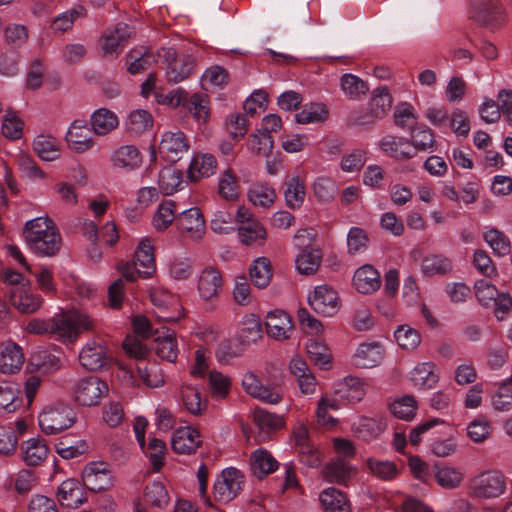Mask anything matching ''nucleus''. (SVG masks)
Instances as JSON below:
<instances>
[{"label": "nucleus", "mask_w": 512, "mask_h": 512, "mask_svg": "<svg viewBox=\"0 0 512 512\" xmlns=\"http://www.w3.org/2000/svg\"><path fill=\"white\" fill-rule=\"evenodd\" d=\"M93 329V320L80 311H68L48 320L33 319L27 330L34 334H51L74 342L78 336Z\"/></svg>", "instance_id": "f257e3e1"}, {"label": "nucleus", "mask_w": 512, "mask_h": 512, "mask_svg": "<svg viewBox=\"0 0 512 512\" xmlns=\"http://www.w3.org/2000/svg\"><path fill=\"white\" fill-rule=\"evenodd\" d=\"M22 235L29 248L41 256L55 255L62 245L57 226H24Z\"/></svg>", "instance_id": "f03ea898"}, {"label": "nucleus", "mask_w": 512, "mask_h": 512, "mask_svg": "<svg viewBox=\"0 0 512 512\" xmlns=\"http://www.w3.org/2000/svg\"><path fill=\"white\" fill-rule=\"evenodd\" d=\"M76 419L75 411L68 405L47 407L40 413L38 421L41 431L47 435L70 428Z\"/></svg>", "instance_id": "7ed1b4c3"}, {"label": "nucleus", "mask_w": 512, "mask_h": 512, "mask_svg": "<svg viewBox=\"0 0 512 512\" xmlns=\"http://www.w3.org/2000/svg\"><path fill=\"white\" fill-rule=\"evenodd\" d=\"M109 391L105 381L97 376L80 379L73 388L75 401L81 406H96Z\"/></svg>", "instance_id": "20e7f679"}, {"label": "nucleus", "mask_w": 512, "mask_h": 512, "mask_svg": "<svg viewBox=\"0 0 512 512\" xmlns=\"http://www.w3.org/2000/svg\"><path fill=\"white\" fill-rule=\"evenodd\" d=\"M482 307L489 310L498 321H505L512 311V297L499 291L495 285L482 279Z\"/></svg>", "instance_id": "39448f33"}, {"label": "nucleus", "mask_w": 512, "mask_h": 512, "mask_svg": "<svg viewBox=\"0 0 512 512\" xmlns=\"http://www.w3.org/2000/svg\"><path fill=\"white\" fill-rule=\"evenodd\" d=\"M244 475L236 468L222 471L214 484V498L221 503L232 501L242 490Z\"/></svg>", "instance_id": "423d86ee"}, {"label": "nucleus", "mask_w": 512, "mask_h": 512, "mask_svg": "<svg viewBox=\"0 0 512 512\" xmlns=\"http://www.w3.org/2000/svg\"><path fill=\"white\" fill-rule=\"evenodd\" d=\"M158 56L163 58L165 76L170 83H179L192 73L194 62L190 57L178 58L176 50L172 47L162 48Z\"/></svg>", "instance_id": "0eeeda50"}, {"label": "nucleus", "mask_w": 512, "mask_h": 512, "mask_svg": "<svg viewBox=\"0 0 512 512\" xmlns=\"http://www.w3.org/2000/svg\"><path fill=\"white\" fill-rule=\"evenodd\" d=\"M188 149L187 139L181 131H167L162 134L159 153L167 162H177L188 152Z\"/></svg>", "instance_id": "6e6552de"}, {"label": "nucleus", "mask_w": 512, "mask_h": 512, "mask_svg": "<svg viewBox=\"0 0 512 512\" xmlns=\"http://www.w3.org/2000/svg\"><path fill=\"white\" fill-rule=\"evenodd\" d=\"M79 360L87 370H100L109 364L108 348L102 341L90 340L80 352Z\"/></svg>", "instance_id": "1a4fd4ad"}, {"label": "nucleus", "mask_w": 512, "mask_h": 512, "mask_svg": "<svg viewBox=\"0 0 512 512\" xmlns=\"http://www.w3.org/2000/svg\"><path fill=\"white\" fill-rule=\"evenodd\" d=\"M92 132L85 120H74L66 133L69 148L79 154L90 150L94 145Z\"/></svg>", "instance_id": "9d476101"}, {"label": "nucleus", "mask_w": 512, "mask_h": 512, "mask_svg": "<svg viewBox=\"0 0 512 512\" xmlns=\"http://www.w3.org/2000/svg\"><path fill=\"white\" fill-rule=\"evenodd\" d=\"M83 485L93 492H102L112 486L110 470L104 463H90L82 472Z\"/></svg>", "instance_id": "9b49d317"}, {"label": "nucleus", "mask_w": 512, "mask_h": 512, "mask_svg": "<svg viewBox=\"0 0 512 512\" xmlns=\"http://www.w3.org/2000/svg\"><path fill=\"white\" fill-rule=\"evenodd\" d=\"M309 305L320 315L333 316L338 311L337 292L328 285L318 286L313 296L309 297Z\"/></svg>", "instance_id": "f8f14e48"}, {"label": "nucleus", "mask_w": 512, "mask_h": 512, "mask_svg": "<svg viewBox=\"0 0 512 512\" xmlns=\"http://www.w3.org/2000/svg\"><path fill=\"white\" fill-rule=\"evenodd\" d=\"M57 499L62 506L78 508L86 500V492L82 483L74 478L63 481L57 490Z\"/></svg>", "instance_id": "ddd939ff"}, {"label": "nucleus", "mask_w": 512, "mask_h": 512, "mask_svg": "<svg viewBox=\"0 0 512 512\" xmlns=\"http://www.w3.org/2000/svg\"><path fill=\"white\" fill-rule=\"evenodd\" d=\"M134 265H138L139 276L143 278L151 277L156 271L154 246L151 238H143L138 244L134 255Z\"/></svg>", "instance_id": "4468645a"}, {"label": "nucleus", "mask_w": 512, "mask_h": 512, "mask_svg": "<svg viewBox=\"0 0 512 512\" xmlns=\"http://www.w3.org/2000/svg\"><path fill=\"white\" fill-rule=\"evenodd\" d=\"M267 334L276 340L289 338V332L293 329L290 316L283 310H274L267 314L265 321Z\"/></svg>", "instance_id": "2eb2a0df"}, {"label": "nucleus", "mask_w": 512, "mask_h": 512, "mask_svg": "<svg viewBox=\"0 0 512 512\" xmlns=\"http://www.w3.org/2000/svg\"><path fill=\"white\" fill-rule=\"evenodd\" d=\"M222 289V277L220 272L213 268H205L198 281L200 297L205 301H212L218 297Z\"/></svg>", "instance_id": "dca6fc26"}, {"label": "nucleus", "mask_w": 512, "mask_h": 512, "mask_svg": "<svg viewBox=\"0 0 512 512\" xmlns=\"http://www.w3.org/2000/svg\"><path fill=\"white\" fill-rule=\"evenodd\" d=\"M24 354L16 343L0 344V372L13 374L20 370L24 363Z\"/></svg>", "instance_id": "f3484780"}, {"label": "nucleus", "mask_w": 512, "mask_h": 512, "mask_svg": "<svg viewBox=\"0 0 512 512\" xmlns=\"http://www.w3.org/2000/svg\"><path fill=\"white\" fill-rule=\"evenodd\" d=\"M7 294L11 304L21 313H34L42 304L39 296L24 287H11Z\"/></svg>", "instance_id": "a211bd4d"}, {"label": "nucleus", "mask_w": 512, "mask_h": 512, "mask_svg": "<svg viewBox=\"0 0 512 512\" xmlns=\"http://www.w3.org/2000/svg\"><path fill=\"white\" fill-rule=\"evenodd\" d=\"M353 285L362 294L373 293L381 286L380 274L372 265H363L356 270Z\"/></svg>", "instance_id": "6ab92c4d"}, {"label": "nucleus", "mask_w": 512, "mask_h": 512, "mask_svg": "<svg viewBox=\"0 0 512 512\" xmlns=\"http://www.w3.org/2000/svg\"><path fill=\"white\" fill-rule=\"evenodd\" d=\"M199 437L198 431L193 428H179L175 431L172 438V449L179 454L194 453L201 445Z\"/></svg>", "instance_id": "aec40b11"}, {"label": "nucleus", "mask_w": 512, "mask_h": 512, "mask_svg": "<svg viewBox=\"0 0 512 512\" xmlns=\"http://www.w3.org/2000/svg\"><path fill=\"white\" fill-rule=\"evenodd\" d=\"M134 33L133 28L125 23H118L113 30L103 37L102 49L105 55H114Z\"/></svg>", "instance_id": "412c9836"}, {"label": "nucleus", "mask_w": 512, "mask_h": 512, "mask_svg": "<svg viewBox=\"0 0 512 512\" xmlns=\"http://www.w3.org/2000/svg\"><path fill=\"white\" fill-rule=\"evenodd\" d=\"M113 166L127 171L139 168L142 164V155L137 147L124 145L117 148L111 155Z\"/></svg>", "instance_id": "4be33fe9"}, {"label": "nucleus", "mask_w": 512, "mask_h": 512, "mask_svg": "<svg viewBox=\"0 0 512 512\" xmlns=\"http://www.w3.org/2000/svg\"><path fill=\"white\" fill-rule=\"evenodd\" d=\"M506 477L496 469L482 472V499L498 498L506 490Z\"/></svg>", "instance_id": "5701e85b"}, {"label": "nucleus", "mask_w": 512, "mask_h": 512, "mask_svg": "<svg viewBox=\"0 0 512 512\" xmlns=\"http://www.w3.org/2000/svg\"><path fill=\"white\" fill-rule=\"evenodd\" d=\"M90 124L94 134L104 136L118 127L119 119L112 110L99 108L91 114Z\"/></svg>", "instance_id": "b1692460"}, {"label": "nucleus", "mask_w": 512, "mask_h": 512, "mask_svg": "<svg viewBox=\"0 0 512 512\" xmlns=\"http://www.w3.org/2000/svg\"><path fill=\"white\" fill-rule=\"evenodd\" d=\"M244 390L254 398H258L267 403L275 404L281 399L280 395L263 386L256 375L249 372L244 375L242 380Z\"/></svg>", "instance_id": "393cba45"}, {"label": "nucleus", "mask_w": 512, "mask_h": 512, "mask_svg": "<svg viewBox=\"0 0 512 512\" xmlns=\"http://www.w3.org/2000/svg\"><path fill=\"white\" fill-rule=\"evenodd\" d=\"M33 149L36 155L45 162H52L60 158V142L49 135H38L33 141Z\"/></svg>", "instance_id": "a878e982"}, {"label": "nucleus", "mask_w": 512, "mask_h": 512, "mask_svg": "<svg viewBox=\"0 0 512 512\" xmlns=\"http://www.w3.org/2000/svg\"><path fill=\"white\" fill-rule=\"evenodd\" d=\"M355 470L343 458H337L326 464L323 475L329 482L344 484L354 476Z\"/></svg>", "instance_id": "bb28decb"}, {"label": "nucleus", "mask_w": 512, "mask_h": 512, "mask_svg": "<svg viewBox=\"0 0 512 512\" xmlns=\"http://www.w3.org/2000/svg\"><path fill=\"white\" fill-rule=\"evenodd\" d=\"M284 199L291 209H299L306 197L304 181L299 176H292L284 184Z\"/></svg>", "instance_id": "cd10ccee"}, {"label": "nucleus", "mask_w": 512, "mask_h": 512, "mask_svg": "<svg viewBox=\"0 0 512 512\" xmlns=\"http://www.w3.org/2000/svg\"><path fill=\"white\" fill-rule=\"evenodd\" d=\"M217 168L216 158L211 154H200L192 158L188 168V177L192 181H197L202 177L213 175Z\"/></svg>", "instance_id": "c85d7f7f"}, {"label": "nucleus", "mask_w": 512, "mask_h": 512, "mask_svg": "<svg viewBox=\"0 0 512 512\" xmlns=\"http://www.w3.org/2000/svg\"><path fill=\"white\" fill-rule=\"evenodd\" d=\"M23 459L28 466H37L47 457L48 447L44 439L37 437L24 441L21 445Z\"/></svg>", "instance_id": "c756f323"}, {"label": "nucleus", "mask_w": 512, "mask_h": 512, "mask_svg": "<svg viewBox=\"0 0 512 512\" xmlns=\"http://www.w3.org/2000/svg\"><path fill=\"white\" fill-rule=\"evenodd\" d=\"M490 405L497 412L512 411V374L498 384L490 396Z\"/></svg>", "instance_id": "7c9ffc66"}, {"label": "nucleus", "mask_w": 512, "mask_h": 512, "mask_svg": "<svg viewBox=\"0 0 512 512\" xmlns=\"http://www.w3.org/2000/svg\"><path fill=\"white\" fill-rule=\"evenodd\" d=\"M251 469L253 474L262 479L266 475L274 472L278 468L277 460L265 449H258L251 455Z\"/></svg>", "instance_id": "2f4dec72"}, {"label": "nucleus", "mask_w": 512, "mask_h": 512, "mask_svg": "<svg viewBox=\"0 0 512 512\" xmlns=\"http://www.w3.org/2000/svg\"><path fill=\"white\" fill-rule=\"evenodd\" d=\"M184 184L182 172L172 166L165 167L159 172V190L165 195H172L183 189Z\"/></svg>", "instance_id": "473e14b6"}, {"label": "nucleus", "mask_w": 512, "mask_h": 512, "mask_svg": "<svg viewBox=\"0 0 512 512\" xmlns=\"http://www.w3.org/2000/svg\"><path fill=\"white\" fill-rule=\"evenodd\" d=\"M506 21V14L498 0H482V27L495 29Z\"/></svg>", "instance_id": "72a5a7b5"}, {"label": "nucleus", "mask_w": 512, "mask_h": 512, "mask_svg": "<svg viewBox=\"0 0 512 512\" xmlns=\"http://www.w3.org/2000/svg\"><path fill=\"white\" fill-rule=\"evenodd\" d=\"M382 151L396 159H408L414 156L413 149L408 140L394 136H385L379 142Z\"/></svg>", "instance_id": "f704fd0d"}, {"label": "nucleus", "mask_w": 512, "mask_h": 512, "mask_svg": "<svg viewBox=\"0 0 512 512\" xmlns=\"http://www.w3.org/2000/svg\"><path fill=\"white\" fill-rule=\"evenodd\" d=\"M320 501L325 512H351L346 494L334 487L324 490L320 494Z\"/></svg>", "instance_id": "c9c22d12"}, {"label": "nucleus", "mask_w": 512, "mask_h": 512, "mask_svg": "<svg viewBox=\"0 0 512 512\" xmlns=\"http://www.w3.org/2000/svg\"><path fill=\"white\" fill-rule=\"evenodd\" d=\"M218 193L226 201H236L240 196V184L231 168L225 169L218 178Z\"/></svg>", "instance_id": "e433bc0d"}, {"label": "nucleus", "mask_w": 512, "mask_h": 512, "mask_svg": "<svg viewBox=\"0 0 512 512\" xmlns=\"http://www.w3.org/2000/svg\"><path fill=\"white\" fill-rule=\"evenodd\" d=\"M340 87L343 94L350 100H360L365 96L369 87L360 77L346 73L340 78Z\"/></svg>", "instance_id": "4c0bfd02"}, {"label": "nucleus", "mask_w": 512, "mask_h": 512, "mask_svg": "<svg viewBox=\"0 0 512 512\" xmlns=\"http://www.w3.org/2000/svg\"><path fill=\"white\" fill-rule=\"evenodd\" d=\"M248 200L255 206L269 207L276 199V192L267 183H254L247 191Z\"/></svg>", "instance_id": "58836bf2"}, {"label": "nucleus", "mask_w": 512, "mask_h": 512, "mask_svg": "<svg viewBox=\"0 0 512 512\" xmlns=\"http://www.w3.org/2000/svg\"><path fill=\"white\" fill-rule=\"evenodd\" d=\"M433 471L436 482L444 489H455L463 481V473L457 468L435 464Z\"/></svg>", "instance_id": "ea45409f"}, {"label": "nucleus", "mask_w": 512, "mask_h": 512, "mask_svg": "<svg viewBox=\"0 0 512 512\" xmlns=\"http://www.w3.org/2000/svg\"><path fill=\"white\" fill-rule=\"evenodd\" d=\"M249 275L255 287L266 288L272 278L271 262L266 257L256 259L249 269Z\"/></svg>", "instance_id": "a19ab883"}, {"label": "nucleus", "mask_w": 512, "mask_h": 512, "mask_svg": "<svg viewBox=\"0 0 512 512\" xmlns=\"http://www.w3.org/2000/svg\"><path fill=\"white\" fill-rule=\"evenodd\" d=\"M125 125L130 133L140 135L152 127L153 119L148 111L136 109L129 113Z\"/></svg>", "instance_id": "79ce46f5"}, {"label": "nucleus", "mask_w": 512, "mask_h": 512, "mask_svg": "<svg viewBox=\"0 0 512 512\" xmlns=\"http://www.w3.org/2000/svg\"><path fill=\"white\" fill-rule=\"evenodd\" d=\"M22 404L21 391L13 385L0 386V414L15 412Z\"/></svg>", "instance_id": "37998d69"}, {"label": "nucleus", "mask_w": 512, "mask_h": 512, "mask_svg": "<svg viewBox=\"0 0 512 512\" xmlns=\"http://www.w3.org/2000/svg\"><path fill=\"white\" fill-rule=\"evenodd\" d=\"M411 380L420 388H432L438 382L434 373V364L430 362L418 364L411 372Z\"/></svg>", "instance_id": "c03bdc74"}, {"label": "nucleus", "mask_w": 512, "mask_h": 512, "mask_svg": "<svg viewBox=\"0 0 512 512\" xmlns=\"http://www.w3.org/2000/svg\"><path fill=\"white\" fill-rule=\"evenodd\" d=\"M154 57L148 49L132 50L127 55V70L130 74L135 75L147 70Z\"/></svg>", "instance_id": "a18cd8bd"}, {"label": "nucleus", "mask_w": 512, "mask_h": 512, "mask_svg": "<svg viewBox=\"0 0 512 512\" xmlns=\"http://www.w3.org/2000/svg\"><path fill=\"white\" fill-rule=\"evenodd\" d=\"M321 260L320 250H303L295 260L296 268L300 274L312 275L319 269Z\"/></svg>", "instance_id": "49530a36"}, {"label": "nucleus", "mask_w": 512, "mask_h": 512, "mask_svg": "<svg viewBox=\"0 0 512 512\" xmlns=\"http://www.w3.org/2000/svg\"><path fill=\"white\" fill-rule=\"evenodd\" d=\"M369 472L383 481H391L398 475V468L392 461H382L374 458L366 460Z\"/></svg>", "instance_id": "de8ad7c7"}, {"label": "nucleus", "mask_w": 512, "mask_h": 512, "mask_svg": "<svg viewBox=\"0 0 512 512\" xmlns=\"http://www.w3.org/2000/svg\"><path fill=\"white\" fill-rule=\"evenodd\" d=\"M392 97L387 88L378 87L374 90L369 102L371 114L376 118H382L391 109Z\"/></svg>", "instance_id": "09e8293b"}, {"label": "nucleus", "mask_w": 512, "mask_h": 512, "mask_svg": "<svg viewBox=\"0 0 512 512\" xmlns=\"http://www.w3.org/2000/svg\"><path fill=\"white\" fill-rule=\"evenodd\" d=\"M378 344H362L355 354L356 365L361 368L376 366L382 359Z\"/></svg>", "instance_id": "8fccbe9b"}, {"label": "nucleus", "mask_w": 512, "mask_h": 512, "mask_svg": "<svg viewBox=\"0 0 512 512\" xmlns=\"http://www.w3.org/2000/svg\"><path fill=\"white\" fill-rule=\"evenodd\" d=\"M328 111L322 103H311L305 105L303 109L295 115V119L300 124L318 123L326 120Z\"/></svg>", "instance_id": "3c124183"}, {"label": "nucleus", "mask_w": 512, "mask_h": 512, "mask_svg": "<svg viewBox=\"0 0 512 512\" xmlns=\"http://www.w3.org/2000/svg\"><path fill=\"white\" fill-rule=\"evenodd\" d=\"M309 359L314 365L322 369H326L327 365L331 363L332 354L330 349L318 340H311L306 346Z\"/></svg>", "instance_id": "603ef678"}, {"label": "nucleus", "mask_w": 512, "mask_h": 512, "mask_svg": "<svg viewBox=\"0 0 512 512\" xmlns=\"http://www.w3.org/2000/svg\"><path fill=\"white\" fill-rule=\"evenodd\" d=\"M143 499L146 504L158 508H164L169 503L168 492L165 486L160 482H153L147 485Z\"/></svg>", "instance_id": "864d4df0"}, {"label": "nucleus", "mask_w": 512, "mask_h": 512, "mask_svg": "<svg viewBox=\"0 0 512 512\" xmlns=\"http://www.w3.org/2000/svg\"><path fill=\"white\" fill-rule=\"evenodd\" d=\"M17 165L22 176L31 181L43 180L46 178V173L29 154L20 153L17 156Z\"/></svg>", "instance_id": "5fc2aeb1"}, {"label": "nucleus", "mask_w": 512, "mask_h": 512, "mask_svg": "<svg viewBox=\"0 0 512 512\" xmlns=\"http://www.w3.org/2000/svg\"><path fill=\"white\" fill-rule=\"evenodd\" d=\"M253 420L262 432L276 431L281 429L284 425L282 417L261 408L255 409Z\"/></svg>", "instance_id": "6e6d98bb"}, {"label": "nucleus", "mask_w": 512, "mask_h": 512, "mask_svg": "<svg viewBox=\"0 0 512 512\" xmlns=\"http://www.w3.org/2000/svg\"><path fill=\"white\" fill-rule=\"evenodd\" d=\"M117 226H87V230L84 234L93 244H97L100 238L108 244L113 246L119 239V233L116 228Z\"/></svg>", "instance_id": "4d7b16f0"}, {"label": "nucleus", "mask_w": 512, "mask_h": 512, "mask_svg": "<svg viewBox=\"0 0 512 512\" xmlns=\"http://www.w3.org/2000/svg\"><path fill=\"white\" fill-rule=\"evenodd\" d=\"M262 338V325L258 316L251 314L243 321V328L240 333L242 344L255 343Z\"/></svg>", "instance_id": "13d9d810"}, {"label": "nucleus", "mask_w": 512, "mask_h": 512, "mask_svg": "<svg viewBox=\"0 0 512 512\" xmlns=\"http://www.w3.org/2000/svg\"><path fill=\"white\" fill-rule=\"evenodd\" d=\"M312 190L318 201L329 202L334 198L337 192V185L333 179L326 176H320L313 182Z\"/></svg>", "instance_id": "bf43d9fd"}, {"label": "nucleus", "mask_w": 512, "mask_h": 512, "mask_svg": "<svg viewBox=\"0 0 512 512\" xmlns=\"http://www.w3.org/2000/svg\"><path fill=\"white\" fill-rule=\"evenodd\" d=\"M394 336L399 346L405 350H413L421 343L420 333L408 325L399 326Z\"/></svg>", "instance_id": "052dcab7"}, {"label": "nucleus", "mask_w": 512, "mask_h": 512, "mask_svg": "<svg viewBox=\"0 0 512 512\" xmlns=\"http://www.w3.org/2000/svg\"><path fill=\"white\" fill-rule=\"evenodd\" d=\"M411 142L413 152L427 151L434 147L435 137L431 129L426 126H419L413 130L411 134Z\"/></svg>", "instance_id": "680f3d73"}, {"label": "nucleus", "mask_w": 512, "mask_h": 512, "mask_svg": "<svg viewBox=\"0 0 512 512\" xmlns=\"http://www.w3.org/2000/svg\"><path fill=\"white\" fill-rule=\"evenodd\" d=\"M485 241L497 256H505L510 253L511 245L509 239L499 230L492 228L485 233Z\"/></svg>", "instance_id": "e2e57ef3"}, {"label": "nucleus", "mask_w": 512, "mask_h": 512, "mask_svg": "<svg viewBox=\"0 0 512 512\" xmlns=\"http://www.w3.org/2000/svg\"><path fill=\"white\" fill-rule=\"evenodd\" d=\"M452 270V263L448 258L432 255L423 259L422 271L426 275L447 274Z\"/></svg>", "instance_id": "0e129e2a"}, {"label": "nucleus", "mask_w": 512, "mask_h": 512, "mask_svg": "<svg viewBox=\"0 0 512 512\" xmlns=\"http://www.w3.org/2000/svg\"><path fill=\"white\" fill-rule=\"evenodd\" d=\"M238 236L244 245H262L267 237L264 226H238Z\"/></svg>", "instance_id": "69168bd1"}, {"label": "nucleus", "mask_w": 512, "mask_h": 512, "mask_svg": "<svg viewBox=\"0 0 512 512\" xmlns=\"http://www.w3.org/2000/svg\"><path fill=\"white\" fill-rule=\"evenodd\" d=\"M157 345L155 348L156 354L169 362H175L177 359V345L175 335L169 333L162 339L158 337L156 339Z\"/></svg>", "instance_id": "338daca9"}, {"label": "nucleus", "mask_w": 512, "mask_h": 512, "mask_svg": "<svg viewBox=\"0 0 512 512\" xmlns=\"http://www.w3.org/2000/svg\"><path fill=\"white\" fill-rule=\"evenodd\" d=\"M248 148L258 155L268 156L273 148V140L267 132L259 130L248 141Z\"/></svg>", "instance_id": "774afa93"}]
</instances>
